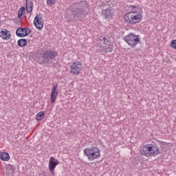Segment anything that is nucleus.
Wrapping results in <instances>:
<instances>
[{
  "label": "nucleus",
  "instance_id": "1",
  "mask_svg": "<svg viewBox=\"0 0 176 176\" xmlns=\"http://www.w3.org/2000/svg\"><path fill=\"white\" fill-rule=\"evenodd\" d=\"M89 6V3L86 0H81L70 6L69 12L73 17H77L78 20H80V19H85L90 13Z\"/></svg>",
  "mask_w": 176,
  "mask_h": 176
},
{
  "label": "nucleus",
  "instance_id": "2",
  "mask_svg": "<svg viewBox=\"0 0 176 176\" xmlns=\"http://www.w3.org/2000/svg\"><path fill=\"white\" fill-rule=\"evenodd\" d=\"M58 56V52L53 50H47L44 51L40 58H38V64L46 65V64H54L56 61V57Z\"/></svg>",
  "mask_w": 176,
  "mask_h": 176
},
{
  "label": "nucleus",
  "instance_id": "3",
  "mask_svg": "<svg viewBox=\"0 0 176 176\" xmlns=\"http://www.w3.org/2000/svg\"><path fill=\"white\" fill-rule=\"evenodd\" d=\"M140 152L141 155H143V156L152 157L160 155V148L157 146V144H146L143 146Z\"/></svg>",
  "mask_w": 176,
  "mask_h": 176
},
{
  "label": "nucleus",
  "instance_id": "4",
  "mask_svg": "<svg viewBox=\"0 0 176 176\" xmlns=\"http://www.w3.org/2000/svg\"><path fill=\"white\" fill-rule=\"evenodd\" d=\"M124 20L126 21V23H128V24L134 25V24L141 23V20H142V15H141V13L138 12L137 11H131L127 12L124 15Z\"/></svg>",
  "mask_w": 176,
  "mask_h": 176
},
{
  "label": "nucleus",
  "instance_id": "5",
  "mask_svg": "<svg viewBox=\"0 0 176 176\" xmlns=\"http://www.w3.org/2000/svg\"><path fill=\"white\" fill-rule=\"evenodd\" d=\"M84 155L87 156L90 161L96 160V159H98V157H101L100 148L97 146H92L91 148H86L84 150Z\"/></svg>",
  "mask_w": 176,
  "mask_h": 176
},
{
  "label": "nucleus",
  "instance_id": "6",
  "mask_svg": "<svg viewBox=\"0 0 176 176\" xmlns=\"http://www.w3.org/2000/svg\"><path fill=\"white\" fill-rule=\"evenodd\" d=\"M124 41H125L126 43H127L129 46H131V47H135L138 42H140V35L130 33L124 37Z\"/></svg>",
  "mask_w": 176,
  "mask_h": 176
},
{
  "label": "nucleus",
  "instance_id": "7",
  "mask_svg": "<svg viewBox=\"0 0 176 176\" xmlns=\"http://www.w3.org/2000/svg\"><path fill=\"white\" fill-rule=\"evenodd\" d=\"M102 40H103V52L104 53H111V52L113 51V44L111 43V39L107 36V37H102Z\"/></svg>",
  "mask_w": 176,
  "mask_h": 176
},
{
  "label": "nucleus",
  "instance_id": "8",
  "mask_svg": "<svg viewBox=\"0 0 176 176\" xmlns=\"http://www.w3.org/2000/svg\"><path fill=\"white\" fill-rule=\"evenodd\" d=\"M31 32L32 30L28 28H19L16 30V35L19 38H25V36H28Z\"/></svg>",
  "mask_w": 176,
  "mask_h": 176
},
{
  "label": "nucleus",
  "instance_id": "9",
  "mask_svg": "<svg viewBox=\"0 0 176 176\" xmlns=\"http://www.w3.org/2000/svg\"><path fill=\"white\" fill-rule=\"evenodd\" d=\"M82 69V63L79 61L74 62L70 66V72L73 75H79Z\"/></svg>",
  "mask_w": 176,
  "mask_h": 176
},
{
  "label": "nucleus",
  "instance_id": "10",
  "mask_svg": "<svg viewBox=\"0 0 176 176\" xmlns=\"http://www.w3.org/2000/svg\"><path fill=\"white\" fill-rule=\"evenodd\" d=\"M102 16H103V19L104 20L111 21V20H113L115 14L113 13V10H112V9L106 8L102 10Z\"/></svg>",
  "mask_w": 176,
  "mask_h": 176
},
{
  "label": "nucleus",
  "instance_id": "11",
  "mask_svg": "<svg viewBox=\"0 0 176 176\" xmlns=\"http://www.w3.org/2000/svg\"><path fill=\"white\" fill-rule=\"evenodd\" d=\"M33 23L37 30H42L43 28L44 23L42 21V18H39V15L38 14L34 17Z\"/></svg>",
  "mask_w": 176,
  "mask_h": 176
},
{
  "label": "nucleus",
  "instance_id": "12",
  "mask_svg": "<svg viewBox=\"0 0 176 176\" xmlns=\"http://www.w3.org/2000/svg\"><path fill=\"white\" fill-rule=\"evenodd\" d=\"M0 37L5 41H9L12 38V34L8 29H2L0 32Z\"/></svg>",
  "mask_w": 176,
  "mask_h": 176
},
{
  "label": "nucleus",
  "instance_id": "13",
  "mask_svg": "<svg viewBox=\"0 0 176 176\" xmlns=\"http://www.w3.org/2000/svg\"><path fill=\"white\" fill-rule=\"evenodd\" d=\"M58 85H54L53 88L51 91V95H50V101L51 102H54L56 101V98H57V94H58V91H57V87Z\"/></svg>",
  "mask_w": 176,
  "mask_h": 176
},
{
  "label": "nucleus",
  "instance_id": "14",
  "mask_svg": "<svg viewBox=\"0 0 176 176\" xmlns=\"http://www.w3.org/2000/svg\"><path fill=\"white\" fill-rule=\"evenodd\" d=\"M58 164H60V162L54 157H51L49 161V170H54Z\"/></svg>",
  "mask_w": 176,
  "mask_h": 176
},
{
  "label": "nucleus",
  "instance_id": "15",
  "mask_svg": "<svg viewBox=\"0 0 176 176\" xmlns=\"http://www.w3.org/2000/svg\"><path fill=\"white\" fill-rule=\"evenodd\" d=\"M25 9L28 13H32L34 9V3L31 0H25Z\"/></svg>",
  "mask_w": 176,
  "mask_h": 176
},
{
  "label": "nucleus",
  "instance_id": "16",
  "mask_svg": "<svg viewBox=\"0 0 176 176\" xmlns=\"http://www.w3.org/2000/svg\"><path fill=\"white\" fill-rule=\"evenodd\" d=\"M0 159L3 160V162H8L10 160V155H9V153L8 152H1Z\"/></svg>",
  "mask_w": 176,
  "mask_h": 176
},
{
  "label": "nucleus",
  "instance_id": "17",
  "mask_svg": "<svg viewBox=\"0 0 176 176\" xmlns=\"http://www.w3.org/2000/svg\"><path fill=\"white\" fill-rule=\"evenodd\" d=\"M17 45L19 47H25V46H27V39L21 38L18 40Z\"/></svg>",
  "mask_w": 176,
  "mask_h": 176
},
{
  "label": "nucleus",
  "instance_id": "18",
  "mask_svg": "<svg viewBox=\"0 0 176 176\" xmlns=\"http://www.w3.org/2000/svg\"><path fill=\"white\" fill-rule=\"evenodd\" d=\"M45 118V111H39L36 115V120L37 122H41L42 119Z\"/></svg>",
  "mask_w": 176,
  "mask_h": 176
},
{
  "label": "nucleus",
  "instance_id": "19",
  "mask_svg": "<svg viewBox=\"0 0 176 176\" xmlns=\"http://www.w3.org/2000/svg\"><path fill=\"white\" fill-rule=\"evenodd\" d=\"M25 13V7L22 6L18 12V18L23 19V15Z\"/></svg>",
  "mask_w": 176,
  "mask_h": 176
},
{
  "label": "nucleus",
  "instance_id": "20",
  "mask_svg": "<svg viewBox=\"0 0 176 176\" xmlns=\"http://www.w3.org/2000/svg\"><path fill=\"white\" fill-rule=\"evenodd\" d=\"M7 170H8V175H13V173L16 171V168L13 165H8Z\"/></svg>",
  "mask_w": 176,
  "mask_h": 176
},
{
  "label": "nucleus",
  "instance_id": "21",
  "mask_svg": "<svg viewBox=\"0 0 176 176\" xmlns=\"http://www.w3.org/2000/svg\"><path fill=\"white\" fill-rule=\"evenodd\" d=\"M156 141H157V142H158V144H160L161 148H164V146H166V145H167V142H163V141L159 140H156Z\"/></svg>",
  "mask_w": 176,
  "mask_h": 176
},
{
  "label": "nucleus",
  "instance_id": "22",
  "mask_svg": "<svg viewBox=\"0 0 176 176\" xmlns=\"http://www.w3.org/2000/svg\"><path fill=\"white\" fill-rule=\"evenodd\" d=\"M170 47H172V49H174L175 50H176V39L173 40L170 42Z\"/></svg>",
  "mask_w": 176,
  "mask_h": 176
},
{
  "label": "nucleus",
  "instance_id": "23",
  "mask_svg": "<svg viewBox=\"0 0 176 176\" xmlns=\"http://www.w3.org/2000/svg\"><path fill=\"white\" fill-rule=\"evenodd\" d=\"M47 3L50 6H52L56 3V0H47Z\"/></svg>",
  "mask_w": 176,
  "mask_h": 176
},
{
  "label": "nucleus",
  "instance_id": "24",
  "mask_svg": "<svg viewBox=\"0 0 176 176\" xmlns=\"http://www.w3.org/2000/svg\"><path fill=\"white\" fill-rule=\"evenodd\" d=\"M51 174H52L53 176H54V169L50 170Z\"/></svg>",
  "mask_w": 176,
  "mask_h": 176
},
{
  "label": "nucleus",
  "instance_id": "25",
  "mask_svg": "<svg viewBox=\"0 0 176 176\" xmlns=\"http://www.w3.org/2000/svg\"><path fill=\"white\" fill-rule=\"evenodd\" d=\"M130 8H133V9L137 8V6H130Z\"/></svg>",
  "mask_w": 176,
  "mask_h": 176
},
{
  "label": "nucleus",
  "instance_id": "26",
  "mask_svg": "<svg viewBox=\"0 0 176 176\" xmlns=\"http://www.w3.org/2000/svg\"><path fill=\"white\" fill-rule=\"evenodd\" d=\"M68 23H71L72 21V19H69L67 20Z\"/></svg>",
  "mask_w": 176,
  "mask_h": 176
},
{
  "label": "nucleus",
  "instance_id": "27",
  "mask_svg": "<svg viewBox=\"0 0 176 176\" xmlns=\"http://www.w3.org/2000/svg\"><path fill=\"white\" fill-rule=\"evenodd\" d=\"M102 6H105L107 5V3H105V2H103V3H102Z\"/></svg>",
  "mask_w": 176,
  "mask_h": 176
},
{
  "label": "nucleus",
  "instance_id": "28",
  "mask_svg": "<svg viewBox=\"0 0 176 176\" xmlns=\"http://www.w3.org/2000/svg\"><path fill=\"white\" fill-rule=\"evenodd\" d=\"M110 1L109 0H106V3H109Z\"/></svg>",
  "mask_w": 176,
  "mask_h": 176
},
{
  "label": "nucleus",
  "instance_id": "29",
  "mask_svg": "<svg viewBox=\"0 0 176 176\" xmlns=\"http://www.w3.org/2000/svg\"><path fill=\"white\" fill-rule=\"evenodd\" d=\"M108 5H109V6H111V7H112V5H111V4H109V3H108Z\"/></svg>",
  "mask_w": 176,
  "mask_h": 176
}]
</instances>
